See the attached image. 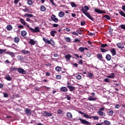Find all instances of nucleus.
<instances>
[{
    "label": "nucleus",
    "mask_w": 125,
    "mask_h": 125,
    "mask_svg": "<svg viewBox=\"0 0 125 125\" xmlns=\"http://www.w3.org/2000/svg\"><path fill=\"white\" fill-rule=\"evenodd\" d=\"M88 10H89V7H88L87 6L85 5L84 6V7L82 8L81 11L84 14H86V13H88V12L87 11Z\"/></svg>",
    "instance_id": "3"
},
{
    "label": "nucleus",
    "mask_w": 125,
    "mask_h": 125,
    "mask_svg": "<svg viewBox=\"0 0 125 125\" xmlns=\"http://www.w3.org/2000/svg\"><path fill=\"white\" fill-rule=\"evenodd\" d=\"M66 99H67V100H69V101L71 100V97L68 95H66Z\"/></svg>",
    "instance_id": "55"
},
{
    "label": "nucleus",
    "mask_w": 125,
    "mask_h": 125,
    "mask_svg": "<svg viewBox=\"0 0 125 125\" xmlns=\"http://www.w3.org/2000/svg\"><path fill=\"white\" fill-rule=\"evenodd\" d=\"M104 110H105V107H103L102 108H101L99 111H101V112H103V111H104Z\"/></svg>",
    "instance_id": "60"
},
{
    "label": "nucleus",
    "mask_w": 125,
    "mask_h": 125,
    "mask_svg": "<svg viewBox=\"0 0 125 125\" xmlns=\"http://www.w3.org/2000/svg\"><path fill=\"white\" fill-rule=\"evenodd\" d=\"M78 63L80 65H83V60H80L78 62Z\"/></svg>",
    "instance_id": "50"
},
{
    "label": "nucleus",
    "mask_w": 125,
    "mask_h": 125,
    "mask_svg": "<svg viewBox=\"0 0 125 125\" xmlns=\"http://www.w3.org/2000/svg\"><path fill=\"white\" fill-rule=\"evenodd\" d=\"M107 78H108L109 79H114L115 73H111V75L107 76Z\"/></svg>",
    "instance_id": "25"
},
{
    "label": "nucleus",
    "mask_w": 125,
    "mask_h": 125,
    "mask_svg": "<svg viewBox=\"0 0 125 125\" xmlns=\"http://www.w3.org/2000/svg\"><path fill=\"white\" fill-rule=\"evenodd\" d=\"M87 57H90V56H91V54H90V53L89 52H87L86 54Z\"/></svg>",
    "instance_id": "59"
},
{
    "label": "nucleus",
    "mask_w": 125,
    "mask_h": 125,
    "mask_svg": "<svg viewBox=\"0 0 125 125\" xmlns=\"http://www.w3.org/2000/svg\"><path fill=\"white\" fill-rule=\"evenodd\" d=\"M70 4H71L72 7H77V4H76V3H75L74 2H71L70 3Z\"/></svg>",
    "instance_id": "43"
},
{
    "label": "nucleus",
    "mask_w": 125,
    "mask_h": 125,
    "mask_svg": "<svg viewBox=\"0 0 125 125\" xmlns=\"http://www.w3.org/2000/svg\"><path fill=\"white\" fill-rule=\"evenodd\" d=\"M76 33H78L80 35H82L83 34V30L82 29H78L76 30Z\"/></svg>",
    "instance_id": "45"
},
{
    "label": "nucleus",
    "mask_w": 125,
    "mask_h": 125,
    "mask_svg": "<svg viewBox=\"0 0 125 125\" xmlns=\"http://www.w3.org/2000/svg\"><path fill=\"white\" fill-rule=\"evenodd\" d=\"M113 114H114V111L113 110H110L108 112V116H113Z\"/></svg>",
    "instance_id": "49"
},
{
    "label": "nucleus",
    "mask_w": 125,
    "mask_h": 125,
    "mask_svg": "<svg viewBox=\"0 0 125 125\" xmlns=\"http://www.w3.org/2000/svg\"><path fill=\"white\" fill-rule=\"evenodd\" d=\"M67 87L69 88L70 91H73V90H75L76 89V87L73 86L67 85Z\"/></svg>",
    "instance_id": "17"
},
{
    "label": "nucleus",
    "mask_w": 125,
    "mask_h": 125,
    "mask_svg": "<svg viewBox=\"0 0 125 125\" xmlns=\"http://www.w3.org/2000/svg\"><path fill=\"white\" fill-rule=\"evenodd\" d=\"M104 124H105V125H111V123L109 121H107V120L104 121Z\"/></svg>",
    "instance_id": "44"
},
{
    "label": "nucleus",
    "mask_w": 125,
    "mask_h": 125,
    "mask_svg": "<svg viewBox=\"0 0 125 125\" xmlns=\"http://www.w3.org/2000/svg\"><path fill=\"white\" fill-rule=\"evenodd\" d=\"M42 40H43V42H45V43H48V44H50L51 43L50 41H49V40L45 39L44 37L42 38Z\"/></svg>",
    "instance_id": "21"
},
{
    "label": "nucleus",
    "mask_w": 125,
    "mask_h": 125,
    "mask_svg": "<svg viewBox=\"0 0 125 125\" xmlns=\"http://www.w3.org/2000/svg\"><path fill=\"white\" fill-rule=\"evenodd\" d=\"M3 95H4V97L5 98H7V97H8V94H7V93H3Z\"/></svg>",
    "instance_id": "57"
},
{
    "label": "nucleus",
    "mask_w": 125,
    "mask_h": 125,
    "mask_svg": "<svg viewBox=\"0 0 125 125\" xmlns=\"http://www.w3.org/2000/svg\"><path fill=\"white\" fill-rule=\"evenodd\" d=\"M71 57H72V56H71V55L69 54V55H66L65 57V59H66L67 61H69Z\"/></svg>",
    "instance_id": "33"
},
{
    "label": "nucleus",
    "mask_w": 125,
    "mask_h": 125,
    "mask_svg": "<svg viewBox=\"0 0 125 125\" xmlns=\"http://www.w3.org/2000/svg\"><path fill=\"white\" fill-rule=\"evenodd\" d=\"M17 59H18V60H21L22 61L23 60V59H24V58H23V57L21 55H19L17 57Z\"/></svg>",
    "instance_id": "39"
},
{
    "label": "nucleus",
    "mask_w": 125,
    "mask_h": 125,
    "mask_svg": "<svg viewBox=\"0 0 125 125\" xmlns=\"http://www.w3.org/2000/svg\"><path fill=\"white\" fill-rule=\"evenodd\" d=\"M6 49H0V54H3L4 52H6Z\"/></svg>",
    "instance_id": "42"
},
{
    "label": "nucleus",
    "mask_w": 125,
    "mask_h": 125,
    "mask_svg": "<svg viewBox=\"0 0 125 125\" xmlns=\"http://www.w3.org/2000/svg\"><path fill=\"white\" fill-rule=\"evenodd\" d=\"M95 12H96L97 13H98L99 14H103L106 13V12L105 11L101 10L99 9L95 8L94 9Z\"/></svg>",
    "instance_id": "5"
},
{
    "label": "nucleus",
    "mask_w": 125,
    "mask_h": 125,
    "mask_svg": "<svg viewBox=\"0 0 125 125\" xmlns=\"http://www.w3.org/2000/svg\"><path fill=\"white\" fill-rule=\"evenodd\" d=\"M79 121H80V122L81 123V124H82V125H90V122L84 120V119H83L81 118H79Z\"/></svg>",
    "instance_id": "2"
},
{
    "label": "nucleus",
    "mask_w": 125,
    "mask_h": 125,
    "mask_svg": "<svg viewBox=\"0 0 125 125\" xmlns=\"http://www.w3.org/2000/svg\"><path fill=\"white\" fill-rule=\"evenodd\" d=\"M98 113L99 115H100V116H104V117L106 116V114H105V113H104L103 111H99Z\"/></svg>",
    "instance_id": "31"
},
{
    "label": "nucleus",
    "mask_w": 125,
    "mask_h": 125,
    "mask_svg": "<svg viewBox=\"0 0 125 125\" xmlns=\"http://www.w3.org/2000/svg\"><path fill=\"white\" fill-rule=\"evenodd\" d=\"M91 119H93L94 120H97V121H98L99 120V117H98V116H91Z\"/></svg>",
    "instance_id": "40"
},
{
    "label": "nucleus",
    "mask_w": 125,
    "mask_h": 125,
    "mask_svg": "<svg viewBox=\"0 0 125 125\" xmlns=\"http://www.w3.org/2000/svg\"><path fill=\"white\" fill-rule=\"evenodd\" d=\"M6 29L8 31H11L12 30V26L11 25H8Z\"/></svg>",
    "instance_id": "34"
},
{
    "label": "nucleus",
    "mask_w": 125,
    "mask_h": 125,
    "mask_svg": "<svg viewBox=\"0 0 125 125\" xmlns=\"http://www.w3.org/2000/svg\"><path fill=\"white\" fill-rule=\"evenodd\" d=\"M51 19L52 21L55 22V23H57L59 21L58 19L56 18V16H55V15H52L51 17Z\"/></svg>",
    "instance_id": "6"
},
{
    "label": "nucleus",
    "mask_w": 125,
    "mask_h": 125,
    "mask_svg": "<svg viewBox=\"0 0 125 125\" xmlns=\"http://www.w3.org/2000/svg\"><path fill=\"white\" fill-rule=\"evenodd\" d=\"M61 78L62 77H61V75H58L56 76V79L57 80H61Z\"/></svg>",
    "instance_id": "51"
},
{
    "label": "nucleus",
    "mask_w": 125,
    "mask_h": 125,
    "mask_svg": "<svg viewBox=\"0 0 125 125\" xmlns=\"http://www.w3.org/2000/svg\"><path fill=\"white\" fill-rule=\"evenodd\" d=\"M79 114H81V115H83V117L84 118H86V119H91L92 117H91V116H89L88 114H84V113L79 111Z\"/></svg>",
    "instance_id": "4"
},
{
    "label": "nucleus",
    "mask_w": 125,
    "mask_h": 125,
    "mask_svg": "<svg viewBox=\"0 0 125 125\" xmlns=\"http://www.w3.org/2000/svg\"><path fill=\"white\" fill-rule=\"evenodd\" d=\"M40 10L41 11L44 12L45 11V10H46V8L45 7V6L42 5L40 7Z\"/></svg>",
    "instance_id": "29"
},
{
    "label": "nucleus",
    "mask_w": 125,
    "mask_h": 125,
    "mask_svg": "<svg viewBox=\"0 0 125 125\" xmlns=\"http://www.w3.org/2000/svg\"><path fill=\"white\" fill-rule=\"evenodd\" d=\"M66 117L67 119H73V115L71 112H67Z\"/></svg>",
    "instance_id": "13"
},
{
    "label": "nucleus",
    "mask_w": 125,
    "mask_h": 125,
    "mask_svg": "<svg viewBox=\"0 0 125 125\" xmlns=\"http://www.w3.org/2000/svg\"><path fill=\"white\" fill-rule=\"evenodd\" d=\"M85 15L86 16H87V17H88V18H89V19H90V20H91L92 21H94V19H93L92 16L90 15V14H89L88 13H86Z\"/></svg>",
    "instance_id": "12"
},
{
    "label": "nucleus",
    "mask_w": 125,
    "mask_h": 125,
    "mask_svg": "<svg viewBox=\"0 0 125 125\" xmlns=\"http://www.w3.org/2000/svg\"><path fill=\"white\" fill-rule=\"evenodd\" d=\"M76 79L77 80H81L82 79V76L80 75H78L77 76H76Z\"/></svg>",
    "instance_id": "52"
},
{
    "label": "nucleus",
    "mask_w": 125,
    "mask_h": 125,
    "mask_svg": "<svg viewBox=\"0 0 125 125\" xmlns=\"http://www.w3.org/2000/svg\"><path fill=\"white\" fill-rule=\"evenodd\" d=\"M60 90L62 92H67V91H68V89L66 87H62Z\"/></svg>",
    "instance_id": "19"
},
{
    "label": "nucleus",
    "mask_w": 125,
    "mask_h": 125,
    "mask_svg": "<svg viewBox=\"0 0 125 125\" xmlns=\"http://www.w3.org/2000/svg\"><path fill=\"white\" fill-rule=\"evenodd\" d=\"M27 4L28 5H33V1L32 0H28Z\"/></svg>",
    "instance_id": "46"
},
{
    "label": "nucleus",
    "mask_w": 125,
    "mask_h": 125,
    "mask_svg": "<svg viewBox=\"0 0 125 125\" xmlns=\"http://www.w3.org/2000/svg\"><path fill=\"white\" fill-rule=\"evenodd\" d=\"M24 16L25 17H34V15L31 14H25Z\"/></svg>",
    "instance_id": "37"
},
{
    "label": "nucleus",
    "mask_w": 125,
    "mask_h": 125,
    "mask_svg": "<svg viewBox=\"0 0 125 125\" xmlns=\"http://www.w3.org/2000/svg\"><path fill=\"white\" fill-rule=\"evenodd\" d=\"M14 42H16V43H18V42H20V39L19 38V37H15L14 38Z\"/></svg>",
    "instance_id": "27"
},
{
    "label": "nucleus",
    "mask_w": 125,
    "mask_h": 125,
    "mask_svg": "<svg viewBox=\"0 0 125 125\" xmlns=\"http://www.w3.org/2000/svg\"><path fill=\"white\" fill-rule=\"evenodd\" d=\"M58 15L61 18H62L65 16V13H64L63 11H60L59 12Z\"/></svg>",
    "instance_id": "14"
},
{
    "label": "nucleus",
    "mask_w": 125,
    "mask_h": 125,
    "mask_svg": "<svg viewBox=\"0 0 125 125\" xmlns=\"http://www.w3.org/2000/svg\"><path fill=\"white\" fill-rule=\"evenodd\" d=\"M55 34H57V31L55 30L51 31L50 35L52 37H55Z\"/></svg>",
    "instance_id": "23"
},
{
    "label": "nucleus",
    "mask_w": 125,
    "mask_h": 125,
    "mask_svg": "<svg viewBox=\"0 0 125 125\" xmlns=\"http://www.w3.org/2000/svg\"><path fill=\"white\" fill-rule=\"evenodd\" d=\"M97 58L98 59H99V60L102 61L103 56H102V54L98 53L97 54Z\"/></svg>",
    "instance_id": "18"
},
{
    "label": "nucleus",
    "mask_w": 125,
    "mask_h": 125,
    "mask_svg": "<svg viewBox=\"0 0 125 125\" xmlns=\"http://www.w3.org/2000/svg\"><path fill=\"white\" fill-rule=\"evenodd\" d=\"M55 70H56V71H57L58 72H61V71H62V67H61L59 66H57L56 67Z\"/></svg>",
    "instance_id": "26"
},
{
    "label": "nucleus",
    "mask_w": 125,
    "mask_h": 125,
    "mask_svg": "<svg viewBox=\"0 0 125 125\" xmlns=\"http://www.w3.org/2000/svg\"><path fill=\"white\" fill-rule=\"evenodd\" d=\"M25 114L26 115H28V116H30L32 114V111L31 109L28 108H26L25 110Z\"/></svg>",
    "instance_id": "11"
},
{
    "label": "nucleus",
    "mask_w": 125,
    "mask_h": 125,
    "mask_svg": "<svg viewBox=\"0 0 125 125\" xmlns=\"http://www.w3.org/2000/svg\"><path fill=\"white\" fill-rule=\"evenodd\" d=\"M120 107H121V106L120 105V104H116L115 106V109H119Z\"/></svg>",
    "instance_id": "58"
},
{
    "label": "nucleus",
    "mask_w": 125,
    "mask_h": 125,
    "mask_svg": "<svg viewBox=\"0 0 125 125\" xmlns=\"http://www.w3.org/2000/svg\"><path fill=\"white\" fill-rule=\"evenodd\" d=\"M72 35H74V36H79V34H78V32H73L72 33Z\"/></svg>",
    "instance_id": "61"
},
{
    "label": "nucleus",
    "mask_w": 125,
    "mask_h": 125,
    "mask_svg": "<svg viewBox=\"0 0 125 125\" xmlns=\"http://www.w3.org/2000/svg\"><path fill=\"white\" fill-rule=\"evenodd\" d=\"M101 47L103 48H104V47H106V46H108V45L107 44H103L101 45Z\"/></svg>",
    "instance_id": "54"
},
{
    "label": "nucleus",
    "mask_w": 125,
    "mask_h": 125,
    "mask_svg": "<svg viewBox=\"0 0 125 125\" xmlns=\"http://www.w3.org/2000/svg\"><path fill=\"white\" fill-rule=\"evenodd\" d=\"M121 29H123V30H125V24H122L121 25Z\"/></svg>",
    "instance_id": "63"
},
{
    "label": "nucleus",
    "mask_w": 125,
    "mask_h": 125,
    "mask_svg": "<svg viewBox=\"0 0 125 125\" xmlns=\"http://www.w3.org/2000/svg\"><path fill=\"white\" fill-rule=\"evenodd\" d=\"M7 54H8L9 55H10L11 57H15V53L12 52H10V51H7L6 52Z\"/></svg>",
    "instance_id": "16"
},
{
    "label": "nucleus",
    "mask_w": 125,
    "mask_h": 125,
    "mask_svg": "<svg viewBox=\"0 0 125 125\" xmlns=\"http://www.w3.org/2000/svg\"><path fill=\"white\" fill-rule=\"evenodd\" d=\"M116 45L118 48H120L123 49V48H125V45H124V43L122 42H118L116 44Z\"/></svg>",
    "instance_id": "7"
},
{
    "label": "nucleus",
    "mask_w": 125,
    "mask_h": 125,
    "mask_svg": "<svg viewBox=\"0 0 125 125\" xmlns=\"http://www.w3.org/2000/svg\"><path fill=\"white\" fill-rule=\"evenodd\" d=\"M119 14H120V15H121V16H123L125 18V12H124V11L121 10L120 11H119Z\"/></svg>",
    "instance_id": "36"
},
{
    "label": "nucleus",
    "mask_w": 125,
    "mask_h": 125,
    "mask_svg": "<svg viewBox=\"0 0 125 125\" xmlns=\"http://www.w3.org/2000/svg\"><path fill=\"white\" fill-rule=\"evenodd\" d=\"M100 50H101V52H103V53H104V52H107V51H108V50H107L103 48H101L100 49Z\"/></svg>",
    "instance_id": "47"
},
{
    "label": "nucleus",
    "mask_w": 125,
    "mask_h": 125,
    "mask_svg": "<svg viewBox=\"0 0 125 125\" xmlns=\"http://www.w3.org/2000/svg\"><path fill=\"white\" fill-rule=\"evenodd\" d=\"M20 21L21 23V24H22V25H24V26H26V25H27V22L25 21V20H24V19H21Z\"/></svg>",
    "instance_id": "28"
},
{
    "label": "nucleus",
    "mask_w": 125,
    "mask_h": 125,
    "mask_svg": "<svg viewBox=\"0 0 125 125\" xmlns=\"http://www.w3.org/2000/svg\"><path fill=\"white\" fill-rule=\"evenodd\" d=\"M87 78H89V79H92V77H94V75L92 72H88L87 73Z\"/></svg>",
    "instance_id": "15"
},
{
    "label": "nucleus",
    "mask_w": 125,
    "mask_h": 125,
    "mask_svg": "<svg viewBox=\"0 0 125 125\" xmlns=\"http://www.w3.org/2000/svg\"><path fill=\"white\" fill-rule=\"evenodd\" d=\"M26 26L27 28H28V30L30 31L32 33H39L40 32V28L39 27H36L35 29H33V28L30 27V25L29 24H26Z\"/></svg>",
    "instance_id": "1"
},
{
    "label": "nucleus",
    "mask_w": 125,
    "mask_h": 125,
    "mask_svg": "<svg viewBox=\"0 0 125 125\" xmlns=\"http://www.w3.org/2000/svg\"><path fill=\"white\" fill-rule=\"evenodd\" d=\"M42 114L44 117H51L52 116V113L47 112V111H43Z\"/></svg>",
    "instance_id": "8"
},
{
    "label": "nucleus",
    "mask_w": 125,
    "mask_h": 125,
    "mask_svg": "<svg viewBox=\"0 0 125 125\" xmlns=\"http://www.w3.org/2000/svg\"><path fill=\"white\" fill-rule=\"evenodd\" d=\"M112 56H115L117 54V52L116 51V49L112 48L111 50L110 51Z\"/></svg>",
    "instance_id": "10"
},
{
    "label": "nucleus",
    "mask_w": 125,
    "mask_h": 125,
    "mask_svg": "<svg viewBox=\"0 0 125 125\" xmlns=\"http://www.w3.org/2000/svg\"><path fill=\"white\" fill-rule=\"evenodd\" d=\"M18 71L20 74H22L23 75L26 74V71L23 68H19Z\"/></svg>",
    "instance_id": "9"
},
{
    "label": "nucleus",
    "mask_w": 125,
    "mask_h": 125,
    "mask_svg": "<svg viewBox=\"0 0 125 125\" xmlns=\"http://www.w3.org/2000/svg\"><path fill=\"white\" fill-rule=\"evenodd\" d=\"M97 98H92V97L91 96H90L88 100L89 101H95V100H96Z\"/></svg>",
    "instance_id": "35"
},
{
    "label": "nucleus",
    "mask_w": 125,
    "mask_h": 125,
    "mask_svg": "<svg viewBox=\"0 0 125 125\" xmlns=\"http://www.w3.org/2000/svg\"><path fill=\"white\" fill-rule=\"evenodd\" d=\"M21 52L22 54H29V53H30V51L24 49L21 50Z\"/></svg>",
    "instance_id": "22"
},
{
    "label": "nucleus",
    "mask_w": 125,
    "mask_h": 125,
    "mask_svg": "<svg viewBox=\"0 0 125 125\" xmlns=\"http://www.w3.org/2000/svg\"><path fill=\"white\" fill-rule=\"evenodd\" d=\"M29 43L31 44V45H35L36 44V41L33 39H30Z\"/></svg>",
    "instance_id": "20"
},
{
    "label": "nucleus",
    "mask_w": 125,
    "mask_h": 125,
    "mask_svg": "<svg viewBox=\"0 0 125 125\" xmlns=\"http://www.w3.org/2000/svg\"><path fill=\"white\" fill-rule=\"evenodd\" d=\"M58 114H63V111L62 110V109L58 110Z\"/></svg>",
    "instance_id": "53"
},
{
    "label": "nucleus",
    "mask_w": 125,
    "mask_h": 125,
    "mask_svg": "<svg viewBox=\"0 0 125 125\" xmlns=\"http://www.w3.org/2000/svg\"><path fill=\"white\" fill-rule=\"evenodd\" d=\"M104 81L105 83H110V79L108 78H105Z\"/></svg>",
    "instance_id": "56"
},
{
    "label": "nucleus",
    "mask_w": 125,
    "mask_h": 125,
    "mask_svg": "<svg viewBox=\"0 0 125 125\" xmlns=\"http://www.w3.org/2000/svg\"><path fill=\"white\" fill-rule=\"evenodd\" d=\"M105 58L107 61H110L112 59V57L110 54H107L106 55Z\"/></svg>",
    "instance_id": "24"
},
{
    "label": "nucleus",
    "mask_w": 125,
    "mask_h": 125,
    "mask_svg": "<svg viewBox=\"0 0 125 125\" xmlns=\"http://www.w3.org/2000/svg\"><path fill=\"white\" fill-rule=\"evenodd\" d=\"M21 36H22V37H25V36L27 35V32L25 30L21 31Z\"/></svg>",
    "instance_id": "30"
},
{
    "label": "nucleus",
    "mask_w": 125,
    "mask_h": 125,
    "mask_svg": "<svg viewBox=\"0 0 125 125\" xmlns=\"http://www.w3.org/2000/svg\"><path fill=\"white\" fill-rule=\"evenodd\" d=\"M5 79L7 80V81H11L12 80V78L11 77H10V76L6 75L5 77Z\"/></svg>",
    "instance_id": "32"
},
{
    "label": "nucleus",
    "mask_w": 125,
    "mask_h": 125,
    "mask_svg": "<svg viewBox=\"0 0 125 125\" xmlns=\"http://www.w3.org/2000/svg\"><path fill=\"white\" fill-rule=\"evenodd\" d=\"M81 41L79 39H75L74 40V42L77 43V42H80Z\"/></svg>",
    "instance_id": "62"
},
{
    "label": "nucleus",
    "mask_w": 125,
    "mask_h": 125,
    "mask_svg": "<svg viewBox=\"0 0 125 125\" xmlns=\"http://www.w3.org/2000/svg\"><path fill=\"white\" fill-rule=\"evenodd\" d=\"M64 40L67 42H71V38L69 37H65Z\"/></svg>",
    "instance_id": "38"
},
{
    "label": "nucleus",
    "mask_w": 125,
    "mask_h": 125,
    "mask_svg": "<svg viewBox=\"0 0 125 125\" xmlns=\"http://www.w3.org/2000/svg\"><path fill=\"white\" fill-rule=\"evenodd\" d=\"M122 9L125 12V5H123Z\"/></svg>",
    "instance_id": "64"
},
{
    "label": "nucleus",
    "mask_w": 125,
    "mask_h": 125,
    "mask_svg": "<svg viewBox=\"0 0 125 125\" xmlns=\"http://www.w3.org/2000/svg\"><path fill=\"white\" fill-rule=\"evenodd\" d=\"M79 51H80V52H83L84 51V49L83 47H80L78 49Z\"/></svg>",
    "instance_id": "41"
},
{
    "label": "nucleus",
    "mask_w": 125,
    "mask_h": 125,
    "mask_svg": "<svg viewBox=\"0 0 125 125\" xmlns=\"http://www.w3.org/2000/svg\"><path fill=\"white\" fill-rule=\"evenodd\" d=\"M104 17H105L107 20H110L111 19V17H110V16L108 15H105Z\"/></svg>",
    "instance_id": "48"
}]
</instances>
